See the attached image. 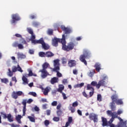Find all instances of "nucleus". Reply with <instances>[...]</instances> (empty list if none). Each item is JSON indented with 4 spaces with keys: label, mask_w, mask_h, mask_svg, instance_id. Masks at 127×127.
Returning a JSON list of instances; mask_svg holds the SVG:
<instances>
[{
    "label": "nucleus",
    "mask_w": 127,
    "mask_h": 127,
    "mask_svg": "<svg viewBox=\"0 0 127 127\" xmlns=\"http://www.w3.org/2000/svg\"><path fill=\"white\" fill-rule=\"evenodd\" d=\"M65 35H63L62 39H59L57 37H54L52 39V44L53 46L55 47H57L58 46V43L61 42L62 44V49L64 51L69 52L70 50H73L74 47H75V44L74 43L70 42L67 43V45H66V40H65Z\"/></svg>",
    "instance_id": "nucleus-1"
},
{
    "label": "nucleus",
    "mask_w": 127,
    "mask_h": 127,
    "mask_svg": "<svg viewBox=\"0 0 127 127\" xmlns=\"http://www.w3.org/2000/svg\"><path fill=\"white\" fill-rule=\"evenodd\" d=\"M90 58H91V52L88 50H83V54L79 57L80 61L87 66V64L86 59H90Z\"/></svg>",
    "instance_id": "nucleus-2"
},
{
    "label": "nucleus",
    "mask_w": 127,
    "mask_h": 127,
    "mask_svg": "<svg viewBox=\"0 0 127 127\" xmlns=\"http://www.w3.org/2000/svg\"><path fill=\"white\" fill-rule=\"evenodd\" d=\"M106 79H108V76H104L103 78V79L100 80L99 82L98 83H97V82L96 81H92L91 83V86H94V87H96L97 89H100V87L101 86L103 87V86H105L106 85V81L105 80Z\"/></svg>",
    "instance_id": "nucleus-3"
},
{
    "label": "nucleus",
    "mask_w": 127,
    "mask_h": 127,
    "mask_svg": "<svg viewBox=\"0 0 127 127\" xmlns=\"http://www.w3.org/2000/svg\"><path fill=\"white\" fill-rule=\"evenodd\" d=\"M23 96L24 97V93L22 92V91H13L11 94V98L14 99V100H16L18 96Z\"/></svg>",
    "instance_id": "nucleus-4"
},
{
    "label": "nucleus",
    "mask_w": 127,
    "mask_h": 127,
    "mask_svg": "<svg viewBox=\"0 0 127 127\" xmlns=\"http://www.w3.org/2000/svg\"><path fill=\"white\" fill-rule=\"evenodd\" d=\"M12 20H11V24H15L16 21H19L20 20V17L18 14H13L11 16Z\"/></svg>",
    "instance_id": "nucleus-5"
},
{
    "label": "nucleus",
    "mask_w": 127,
    "mask_h": 127,
    "mask_svg": "<svg viewBox=\"0 0 127 127\" xmlns=\"http://www.w3.org/2000/svg\"><path fill=\"white\" fill-rule=\"evenodd\" d=\"M89 119L90 121H93L94 123H98V115L95 113H90L89 114Z\"/></svg>",
    "instance_id": "nucleus-6"
},
{
    "label": "nucleus",
    "mask_w": 127,
    "mask_h": 127,
    "mask_svg": "<svg viewBox=\"0 0 127 127\" xmlns=\"http://www.w3.org/2000/svg\"><path fill=\"white\" fill-rule=\"evenodd\" d=\"M61 28L63 31L64 32L65 34H70L72 33V29L70 28L66 27L65 26H61Z\"/></svg>",
    "instance_id": "nucleus-7"
},
{
    "label": "nucleus",
    "mask_w": 127,
    "mask_h": 127,
    "mask_svg": "<svg viewBox=\"0 0 127 127\" xmlns=\"http://www.w3.org/2000/svg\"><path fill=\"white\" fill-rule=\"evenodd\" d=\"M39 72L41 73V77L43 79H45L47 76L49 75V73H48V71H47V70L46 69H41Z\"/></svg>",
    "instance_id": "nucleus-8"
},
{
    "label": "nucleus",
    "mask_w": 127,
    "mask_h": 127,
    "mask_svg": "<svg viewBox=\"0 0 127 127\" xmlns=\"http://www.w3.org/2000/svg\"><path fill=\"white\" fill-rule=\"evenodd\" d=\"M26 102L27 100L26 99H24L23 101L22 102V104L23 106V117H24L25 116V113L26 112Z\"/></svg>",
    "instance_id": "nucleus-9"
},
{
    "label": "nucleus",
    "mask_w": 127,
    "mask_h": 127,
    "mask_svg": "<svg viewBox=\"0 0 127 127\" xmlns=\"http://www.w3.org/2000/svg\"><path fill=\"white\" fill-rule=\"evenodd\" d=\"M53 71L54 72H57V76L59 78L62 77V73L59 72V71H60V67H56V68H53Z\"/></svg>",
    "instance_id": "nucleus-10"
},
{
    "label": "nucleus",
    "mask_w": 127,
    "mask_h": 127,
    "mask_svg": "<svg viewBox=\"0 0 127 127\" xmlns=\"http://www.w3.org/2000/svg\"><path fill=\"white\" fill-rule=\"evenodd\" d=\"M69 67H75L76 66V61L70 60L68 61V63Z\"/></svg>",
    "instance_id": "nucleus-11"
},
{
    "label": "nucleus",
    "mask_w": 127,
    "mask_h": 127,
    "mask_svg": "<svg viewBox=\"0 0 127 127\" xmlns=\"http://www.w3.org/2000/svg\"><path fill=\"white\" fill-rule=\"evenodd\" d=\"M59 59H56L54 61V66L55 67L54 69L57 67L60 68V64H59Z\"/></svg>",
    "instance_id": "nucleus-12"
},
{
    "label": "nucleus",
    "mask_w": 127,
    "mask_h": 127,
    "mask_svg": "<svg viewBox=\"0 0 127 127\" xmlns=\"http://www.w3.org/2000/svg\"><path fill=\"white\" fill-rule=\"evenodd\" d=\"M111 98L112 100V103H116L119 99V97H118V95L114 94L111 96Z\"/></svg>",
    "instance_id": "nucleus-13"
},
{
    "label": "nucleus",
    "mask_w": 127,
    "mask_h": 127,
    "mask_svg": "<svg viewBox=\"0 0 127 127\" xmlns=\"http://www.w3.org/2000/svg\"><path fill=\"white\" fill-rule=\"evenodd\" d=\"M44 43V40H43V38H41L39 40H36V41H34V44H42Z\"/></svg>",
    "instance_id": "nucleus-14"
},
{
    "label": "nucleus",
    "mask_w": 127,
    "mask_h": 127,
    "mask_svg": "<svg viewBox=\"0 0 127 127\" xmlns=\"http://www.w3.org/2000/svg\"><path fill=\"white\" fill-rule=\"evenodd\" d=\"M94 67L97 72H100V70H101V64H100V63H96L94 65Z\"/></svg>",
    "instance_id": "nucleus-15"
},
{
    "label": "nucleus",
    "mask_w": 127,
    "mask_h": 127,
    "mask_svg": "<svg viewBox=\"0 0 127 127\" xmlns=\"http://www.w3.org/2000/svg\"><path fill=\"white\" fill-rule=\"evenodd\" d=\"M28 72L29 73L28 74L25 75L26 77H27V76H28L29 77H31L32 76H34V77L37 76V75L36 74L33 73V72H32V70H31V69H29Z\"/></svg>",
    "instance_id": "nucleus-16"
},
{
    "label": "nucleus",
    "mask_w": 127,
    "mask_h": 127,
    "mask_svg": "<svg viewBox=\"0 0 127 127\" xmlns=\"http://www.w3.org/2000/svg\"><path fill=\"white\" fill-rule=\"evenodd\" d=\"M117 119L118 120H119L120 121V122H122L119 124V127H126V123H125V122H123V120L122 119V118H121V117H118L117 118Z\"/></svg>",
    "instance_id": "nucleus-17"
},
{
    "label": "nucleus",
    "mask_w": 127,
    "mask_h": 127,
    "mask_svg": "<svg viewBox=\"0 0 127 127\" xmlns=\"http://www.w3.org/2000/svg\"><path fill=\"white\" fill-rule=\"evenodd\" d=\"M54 56V54L52 52L49 51L46 52V57H48V58H50L51 57H53Z\"/></svg>",
    "instance_id": "nucleus-18"
},
{
    "label": "nucleus",
    "mask_w": 127,
    "mask_h": 127,
    "mask_svg": "<svg viewBox=\"0 0 127 127\" xmlns=\"http://www.w3.org/2000/svg\"><path fill=\"white\" fill-rule=\"evenodd\" d=\"M102 126L103 127H107L108 126V121H107V119L102 117Z\"/></svg>",
    "instance_id": "nucleus-19"
},
{
    "label": "nucleus",
    "mask_w": 127,
    "mask_h": 127,
    "mask_svg": "<svg viewBox=\"0 0 127 127\" xmlns=\"http://www.w3.org/2000/svg\"><path fill=\"white\" fill-rule=\"evenodd\" d=\"M64 90V85L63 84H60L59 85V88L57 89L58 92L60 93H63Z\"/></svg>",
    "instance_id": "nucleus-20"
},
{
    "label": "nucleus",
    "mask_w": 127,
    "mask_h": 127,
    "mask_svg": "<svg viewBox=\"0 0 127 127\" xmlns=\"http://www.w3.org/2000/svg\"><path fill=\"white\" fill-rule=\"evenodd\" d=\"M51 83L52 85H54L55 83H58V78L56 77L52 78L51 80Z\"/></svg>",
    "instance_id": "nucleus-21"
},
{
    "label": "nucleus",
    "mask_w": 127,
    "mask_h": 127,
    "mask_svg": "<svg viewBox=\"0 0 127 127\" xmlns=\"http://www.w3.org/2000/svg\"><path fill=\"white\" fill-rule=\"evenodd\" d=\"M7 119L10 123L13 122V117H12L11 114H9L7 115Z\"/></svg>",
    "instance_id": "nucleus-22"
},
{
    "label": "nucleus",
    "mask_w": 127,
    "mask_h": 127,
    "mask_svg": "<svg viewBox=\"0 0 127 127\" xmlns=\"http://www.w3.org/2000/svg\"><path fill=\"white\" fill-rule=\"evenodd\" d=\"M72 122H73V118L72 117H68L67 122L66 123L65 125L66 126H69L70 124H72Z\"/></svg>",
    "instance_id": "nucleus-23"
},
{
    "label": "nucleus",
    "mask_w": 127,
    "mask_h": 127,
    "mask_svg": "<svg viewBox=\"0 0 127 127\" xmlns=\"http://www.w3.org/2000/svg\"><path fill=\"white\" fill-rule=\"evenodd\" d=\"M110 107L112 111H116V103L114 102H111L110 103Z\"/></svg>",
    "instance_id": "nucleus-24"
},
{
    "label": "nucleus",
    "mask_w": 127,
    "mask_h": 127,
    "mask_svg": "<svg viewBox=\"0 0 127 127\" xmlns=\"http://www.w3.org/2000/svg\"><path fill=\"white\" fill-rule=\"evenodd\" d=\"M49 66V64L47 63H45L42 65V69L43 70H46L48 68V66Z\"/></svg>",
    "instance_id": "nucleus-25"
},
{
    "label": "nucleus",
    "mask_w": 127,
    "mask_h": 127,
    "mask_svg": "<svg viewBox=\"0 0 127 127\" xmlns=\"http://www.w3.org/2000/svg\"><path fill=\"white\" fill-rule=\"evenodd\" d=\"M21 115H18L16 117V121H17V123L19 124H21Z\"/></svg>",
    "instance_id": "nucleus-26"
},
{
    "label": "nucleus",
    "mask_w": 127,
    "mask_h": 127,
    "mask_svg": "<svg viewBox=\"0 0 127 127\" xmlns=\"http://www.w3.org/2000/svg\"><path fill=\"white\" fill-rule=\"evenodd\" d=\"M50 90L49 89L48 87H46L44 89L43 94L45 96H47L48 95V93L50 92Z\"/></svg>",
    "instance_id": "nucleus-27"
},
{
    "label": "nucleus",
    "mask_w": 127,
    "mask_h": 127,
    "mask_svg": "<svg viewBox=\"0 0 127 127\" xmlns=\"http://www.w3.org/2000/svg\"><path fill=\"white\" fill-rule=\"evenodd\" d=\"M17 55L18 59L20 58L21 59H23V58H25V55L21 54L20 53H18L17 54Z\"/></svg>",
    "instance_id": "nucleus-28"
},
{
    "label": "nucleus",
    "mask_w": 127,
    "mask_h": 127,
    "mask_svg": "<svg viewBox=\"0 0 127 127\" xmlns=\"http://www.w3.org/2000/svg\"><path fill=\"white\" fill-rule=\"evenodd\" d=\"M42 48L45 49V50H48L49 49V46L46 45V44H45V42H44V43L42 44Z\"/></svg>",
    "instance_id": "nucleus-29"
},
{
    "label": "nucleus",
    "mask_w": 127,
    "mask_h": 127,
    "mask_svg": "<svg viewBox=\"0 0 127 127\" xmlns=\"http://www.w3.org/2000/svg\"><path fill=\"white\" fill-rule=\"evenodd\" d=\"M22 80L23 81V84H28V81L27 80V78L23 76L22 78Z\"/></svg>",
    "instance_id": "nucleus-30"
},
{
    "label": "nucleus",
    "mask_w": 127,
    "mask_h": 127,
    "mask_svg": "<svg viewBox=\"0 0 127 127\" xmlns=\"http://www.w3.org/2000/svg\"><path fill=\"white\" fill-rule=\"evenodd\" d=\"M39 56L40 57H46V53L40 52L39 53Z\"/></svg>",
    "instance_id": "nucleus-31"
},
{
    "label": "nucleus",
    "mask_w": 127,
    "mask_h": 127,
    "mask_svg": "<svg viewBox=\"0 0 127 127\" xmlns=\"http://www.w3.org/2000/svg\"><path fill=\"white\" fill-rule=\"evenodd\" d=\"M116 105H123L124 104V102H123V100L122 99H119L117 100V101H116V102H115Z\"/></svg>",
    "instance_id": "nucleus-32"
},
{
    "label": "nucleus",
    "mask_w": 127,
    "mask_h": 127,
    "mask_svg": "<svg viewBox=\"0 0 127 127\" xmlns=\"http://www.w3.org/2000/svg\"><path fill=\"white\" fill-rule=\"evenodd\" d=\"M68 109L71 111V113H75V112H76V108H75V107L73 106H70L68 108Z\"/></svg>",
    "instance_id": "nucleus-33"
},
{
    "label": "nucleus",
    "mask_w": 127,
    "mask_h": 127,
    "mask_svg": "<svg viewBox=\"0 0 127 127\" xmlns=\"http://www.w3.org/2000/svg\"><path fill=\"white\" fill-rule=\"evenodd\" d=\"M86 90H91V91H95V89L93 88L91 84H87V89Z\"/></svg>",
    "instance_id": "nucleus-34"
},
{
    "label": "nucleus",
    "mask_w": 127,
    "mask_h": 127,
    "mask_svg": "<svg viewBox=\"0 0 127 127\" xmlns=\"http://www.w3.org/2000/svg\"><path fill=\"white\" fill-rule=\"evenodd\" d=\"M111 117L113 119L118 118V114L116 112H113Z\"/></svg>",
    "instance_id": "nucleus-35"
},
{
    "label": "nucleus",
    "mask_w": 127,
    "mask_h": 127,
    "mask_svg": "<svg viewBox=\"0 0 127 127\" xmlns=\"http://www.w3.org/2000/svg\"><path fill=\"white\" fill-rule=\"evenodd\" d=\"M35 38H36V37L34 34L31 35V41L32 43H34V41H35L36 40H35Z\"/></svg>",
    "instance_id": "nucleus-36"
},
{
    "label": "nucleus",
    "mask_w": 127,
    "mask_h": 127,
    "mask_svg": "<svg viewBox=\"0 0 127 127\" xmlns=\"http://www.w3.org/2000/svg\"><path fill=\"white\" fill-rule=\"evenodd\" d=\"M1 82L4 84H7V83H8V79L7 78H1Z\"/></svg>",
    "instance_id": "nucleus-37"
},
{
    "label": "nucleus",
    "mask_w": 127,
    "mask_h": 127,
    "mask_svg": "<svg viewBox=\"0 0 127 127\" xmlns=\"http://www.w3.org/2000/svg\"><path fill=\"white\" fill-rule=\"evenodd\" d=\"M47 34L50 36L53 35V30L49 29L47 31Z\"/></svg>",
    "instance_id": "nucleus-38"
},
{
    "label": "nucleus",
    "mask_w": 127,
    "mask_h": 127,
    "mask_svg": "<svg viewBox=\"0 0 127 127\" xmlns=\"http://www.w3.org/2000/svg\"><path fill=\"white\" fill-rule=\"evenodd\" d=\"M0 114L1 116H2L3 119H6L7 118V115H6V114L2 112H1Z\"/></svg>",
    "instance_id": "nucleus-39"
},
{
    "label": "nucleus",
    "mask_w": 127,
    "mask_h": 127,
    "mask_svg": "<svg viewBox=\"0 0 127 127\" xmlns=\"http://www.w3.org/2000/svg\"><path fill=\"white\" fill-rule=\"evenodd\" d=\"M28 119H29V121L32 123H35V119L31 116H28Z\"/></svg>",
    "instance_id": "nucleus-40"
},
{
    "label": "nucleus",
    "mask_w": 127,
    "mask_h": 127,
    "mask_svg": "<svg viewBox=\"0 0 127 127\" xmlns=\"http://www.w3.org/2000/svg\"><path fill=\"white\" fill-rule=\"evenodd\" d=\"M62 114H63V112H62L61 110H59L57 111L58 117H61V116H62Z\"/></svg>",
    "instance_id": "nucleus-41"
},
{
    "label": "nucleus",
    "mask_w": 127,
    "mask_h": 127,
    "mask_svg": "<svg viewBox=\"0 0 127 127\" xmlns=\"http://www.w3.org/2000/svg\"><path fill=\"white\" fill-rule=\"evenodd\" d=\"M27 30L28 33H29V34H31V35L33 34V30H32V29L30 28H27Z\"/></svg>",
    "instance_id": "nucleus-42"
},
{
    "label": "nucleus",
    "mask_w": 127,
    "mask_h": 127,
    "mask_svg": "<svg viewBox=\"0 0 127 127\" xmlns=\"http://www.w3.org/2000/svg\"><path fill=\"white\" fill-rule=\"evenodd\" d=\"M32 25L35 27H37L39 25V22L36 21H33L32 23Z\"/></svg>",
    "instance_id": "nucleus-43"
},
{
    "label": "nucleus",
    "mask_w": 127,
    "mask_h": 127,
    "mask_svg": "<svg viewBox=\"0 0 127 127\" xmlns=\"http://www.w3.org/2000/svg\"><path fill=\"white\" fill-rule=\"evenodd\" d=\"M13 75V72H12V71H10V69L9 68L8 72V76H9V77H12Z\"/></svg>",
    "instance_id": "nucleus-44"
},
{
    "label": "nucleus",
    "mask_w": 127,
    "mask_h": 127,
    "mask_svg": "<svg viewBox=\"0 0 127 127\" xmlns=\"http://www.w3.org/2000/svg\"><path fill=\"white\" fill-rule=\"evenodd\" d=\"M53 121H54V122H59V121H60V118L59 117H54L53 118Z\"/></svg>",
    "instance_id": "nucleus-45"
},
{
    "label": "nucleus",
    "mask_w": 127,
    "mask_h": 127,
    "mask_svg": "<svg viewBox=\"0 0 127 127\" xmlns=\"http://www.w3.org/2000/svg\"><path fill=\"white\" fill-rule=\"evenodd\" d=\"M17 70H18L19 72H21V73H22V72H23V70L21 69V67H20V66H19V64L17 65Z\"/></svg>",
    "instance_id": "nucleus-46"
},
{
    "label": "nucleus",
    "mask_w": 127,
    "mask_h": 127,
    "mask_svg": "<svg viewBox=\"0 0 127 127\" xmlns=\"http://www.w3.org/2000/svg\"><path fill=\"white\" fill-rule=\"evenodd\" d=\"M82 95L83 97H85V98H86L87 99H89V95L86 93V91H84L82 92Z\"/></svg>",
    "instance_id": "nucleus-47"
},
{
    "label": "nucleus",
    "mask_w": 127,
    "mask_h": 127,
    "mask_svg": "<svg viewBox=\"0 0 127 127\" xmlns=\"http://www.w3.org/2000/svg\"><path fill=\"white\" fill-rule=\"evenodd\" d=\"M50 123L49 122V120H45L44 121V125L45 126V127H48V126H49Z\"/></svg>",
    "instance_id": "nucleus-48"
},
{
    "label": "nucleus",
    "mask_w": 127,
    "mask_h": 127,
    "mask_svg": "<svg viewBox=\"0 0 127 127\" xmlns=\"http://www.w3.org/2000/svg\"><path fill=\"white\" fill-rule=\"evenodd\" d=\"M97 101L101 102L102 101V95L101 94L97 95Z\"/></svg>",
    "instance_id": "nucleus-49"
},
{
    "label": "nucleus",
    "mask_w": 127,
    "mask_h": 127,
    "mask_svg": "<svg viewBox=\"0 0 127 127\" xmlns=\"http://www.w3.org/2000/svg\"><path fill=\"white\" fill-rule=\"evenodd\" d=\"M78 102L75 101L72 103V106L74 108H76V107H78Z\"/></svg>",
    "instance_id": "nucleus-50"
},
{
    "label": "nucleus",
    "mask_w": 127,
    "mask_h": 127,
    "mask_svg": "<svg viewBox=\"0 0 127 127\" xmlns=\"http://www.w3.org/2000/svg\"><path fill=\"white\" fill-rule=\"evenodd\" d=\"M92 91L89 92V95H88V99L89 98H91L93 96V95H94V91L95 90H91Z\"/></svg>",
    "instance_id": "nucleus-51"
},
{
    "label": "nucleus",
    "mask_w": 127,
    "mask_h": 127,
    "mask_svg": "<svg viewBox=\"0 0 127 127\" xmlns=\"http://www.w3.org/2000/svg\"><path fill=\"white\" fill-rule=\"evenodd\" d=\"M29 95H30L31 96H33V97H36V96H37V94H36V93L33 92H29Z\"/></svg>",
    "instance_id": "nucleus-52"
},
{
    "label": "nucleus",
    "mask_w": 127,
    "mask_h": 127,
    "mask_svg": "<svg viewBox=\"0 0 127 127\" xmlns=\"http://www.w3.org/2000/svg\"><path fill=\"white\" fill-rule=\"evenodd\" d=\"M18 43L16 42H14L12 45V46L13 47H18Z\"/></svg>",
    "instance_id": "nucleus-53"
},
{
    "label": "nucleus",
    "mask_w": 127,
    "mask_h": 127,
    "mask_svg": "<svg viewBox=\"0 0 127 127\" xmlns=\"http://www.w3.org/2000/svg\"><path fill=\"white\" fill-rule=\"evenodd\" d=\"M67 63V60H66V58H63L62 59V64H66Z\"/></svg>",
    "instance_id": "nucleus-54"
},
{
    "label": "nucleus",
    "mask_w": 127,
    "mask_h": 127,
    "mask_svg": "<svg viewBox=\"0 0 127 127\" xmlns=\"http://www.w3.org/2000/svg\"><path fill=\"white\" fill-rule=\"evenodd\" d=\"M30 19H35L36 18V15H30Z\"/></svg>",
    "instance_id": "nucleus-55"
},
{
    "label": "nucleus",
    "mask_w": 127,
    "mask_h": 127,
    "mask_svg": "<svg viewBox=\"0 0 127 127\" xmlns=\"http://www.w3.org/2000/svg\"><path fill=\"white\" fill-rule=\"evenodd\" d=\"M52 106H53V107H55L56 106H57V101H53L52 104H51Z\"/></svg>",
    "instance_id": "nucleus-56"
},
{
    "label": "nucleus",
    "mask_w": 127,
    "mask_h": 127,
    "mask_svg": "<svg viewBox=\"0 0 127 127\" xmlns=\"http://www.w3.org/2000/svg\"><path fill=\"white\" fill-rule=\"evenodd\" d=\"M12 72H16V71H17V68L16 67V66H13L12 68Z\"/></svg>",
    "instance_id": "nucleus-57"
},
{
    "label": "nucleus",
    "mask_w": 127,
    "mask_h": 127,
    "mask_svg": "<svg viewBox=\"0 0 127 127\" xmlns=\"http://www.w3.org/2000/svg\"><path fill=\"white\" fill-rule=\"evenodd\" d=\"M42 109L46 110L47 109V104H45L42 105Z\"/></svg>",
    "instance_id": "nucleus-58"
},
{
    "label": "nucleus",
    "mask_w": 127,
    "mask_h": 127,
    "mask_svg": "<svg viewBox=\"0 0 127 127\" xmlns=\"http://www.w3.org/2000/svg\"><path fill=\"white\" fill-rule=\"evenodd\" d=\"M18 48L19 49H22L23 48V45H22L21 44H19L18 45Z\"/></svg>",
    "instance_id": "nucleus-59"
},
{
    "label": "nucleus",
    "mask_w": 127,
    "mask_h": 127,
    "mask_svg": "<svg viewBox=\"0 0 127 127\" xmlns=\"http://www.w3.org/2000/svg\"><path fill=\"white\" fill-rule=\"evenodd\" d=\"M63 95V97L64 98V100H66L67 99V97L66 96V94L64 93V92L61 93Z\"/></svg>",
    "instance_id": "nucleus-60"
},
{
    "label": "nucleus",
    "mask_w": 127,
    "mask_h": 127,
    "mask_svg": "<svg viewBox=\"0 0 127 127\" xmlns=\"http://www.w3.org/2000/svg\"><path fill=\"white\" fill-rule=\"evenodd\" d=\"M21 40H22L21 43L22 44H27V42L24 39H22Z\"/></svg>",
    "instance_id": "nucleus-61"
},
{
    "label": "nucleus",
    "mask_w": 127,
    "mask_h": 127,
    "mask_svg": "<svg viewBox=\"0 0 127 127\" xmlns=\"http://www.w3.org/2000/svg\"><path fill=\"white\" fill-rule=\"evenodd\" d=\"M107 113L108 116H112L113 112H112V111L108 110L107 111Z\"/></svg>",
    "instance_id": "nucleus-62"
},
{
    "label": "nucleus",
    "mask_w": 127,
    "mask_h": 127,
    "mask_svg": "<svg viewBox=\"0 0 127 127\" xmlns=\"http://www.w3.org/2000/svg\"><path fill=\"white\" fill-rule=\"evenodd\" d=\"M47 116H50V114H51V110H47L46 111Z\"/></svg>",
    "instance_id": "nucleus-63"
},
{
    "label": "nucleus",
    "mask_w": 127,
    "mask_h": 127,
    "mask_svg": "<svg viewBox=\"0 0 127 127\" xmlns=\"http://www.w3.org/2000/svg\"><path fill=\"white\" fill-rule=\"evenodd\" d=\"M29 53L30 54H31V55L34 54V50H29Z\"/></svg>",
    "instance_id": "nucleus-64"
}]
</instances>
